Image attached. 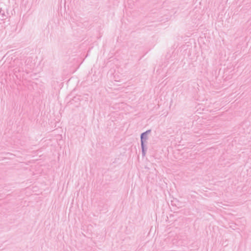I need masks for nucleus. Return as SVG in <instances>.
I'll list each match as a JSON object with an SVG mask.
<instances>
[{"instance_id": "obj_1", "label": "nucleus", "mask_w": 251, "mask_h": 251, "mask_svg": "<svg viewBox=\"0 0 251 251\" xmlns=\"http://www.w3.org/2000/svg\"><path fill=\"white\" fill-rule=\"evenodd\" d=\"M145 133H143L141 135V139L143 138V136L144 135Z\"/></svg>"}]
</instances>
